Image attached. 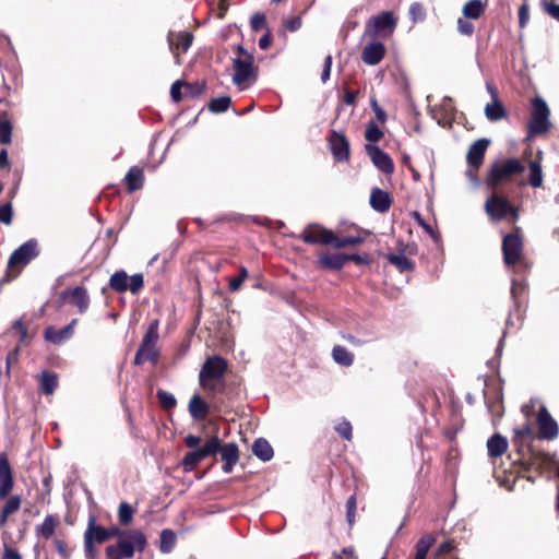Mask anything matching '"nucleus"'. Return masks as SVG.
<instances>
[{"mask_svg": "<svg viewBox=\"0 0 559 559\" xmlns=\"http://www.w3.org/2000/svg\"><path fill=\"white\" fill-rule=\"evenodd\" d=\"M436 540L437 538L433 534H424L415 546V559H426L429 549L436 543Z\"/></svg>", "mask_w": 559, "mask_h": 559, "instance_id": "36", "label": "nucleus"}, {"mask_svg": "<svg viewBox=\"0 0 559 559\" xmlns=\"http://www.w3.org/2000/svg\"><path fill=\"white\" fill-rule=\"evenodd\" d=\"M218 452L221 453L222 461L224 462L222 469L225 473H230L239 460L238 445L234 442L222 444V441L219 440L217 453Z\"/></svg>", "mask_w": 559, "mask_h": 559, "instance_id": "24", "label": "nucleus"}, {"mask_svg": "<svg viewBox=\"0 0 559 559\" xmlns=\"http://www.w3.org/2000/svg\"><path fill=\"white\" fill-rule=\"evenodd\" d=\"M219 448V438L212 436L205 443L193 451L187 452L181 461L182 469L187 473L192 472L204 459L217 453Z\"/></svg>", "mask_w": 559, "mask_h": 559, "instance_id": "11", "label": "nucleus"}, {"mask_svg": "<svg viewBox=\"0 0 559 559\" xmlns=\"http://www.w3.org/2000/svg\"><path fill=\"white\" fill-rule=\"evenodd\" d=\"M124 182L127 187V191L132 193L136 190L142 189L144 185V170L140 166H132L126 177Z\"/></svg>", "mask_w": 559, "mask_h": 559, "instance_id": "32", "label": "nucleus"}, {"mask_svg": "<svg viewBox=\"0 0 559 559\" xmlns=\"http://www.w3.org/2000/svg\"><path fill=\"white\" fill-rule=\"evenodd\" d=\"M335 431L344 439V440H347V441H350L352 438H353V427H352V424L344 419L343 421L338 423L336 426H335Z\"/></svg>", "mask_w": 559, "mask_h": 559, "instance_id": "54", "label": "nucleus"}, {"mask_svg": "<svg viewBox=\"0 0 559 559\" xmlns=\"http://www.w3.org/2000/svg\"><path fill=\"white\" fill-rule=\"evenodd\" d=\"M485 211L487 215L496 222L506 219L509 215L513 222L519 218L518 209L513 206L506 197L498 193L491 194V197L486 200Z\"/></svg>", "mask_w": 559, "mask_h": 559, "instance_id": "9", "label": "nucleus"}, {"mask_svg": "<svg viewBox=\"0 0 559 559\" xmlns=\"http://www.w3.org/2000/svg\"><path fill=\"white\" fill-rule=\"evenodd\" d=\"M59 386V377L55 371L44 370L38 376V389L45 395H51Z\"/></svg>", "mask_w": 559, "mask_h": 559, "instance_id": "29", "label": "nucleus"}, {"mask_svg": "<svg viewBox=\"0 0 559 559\" xmlns=\"http://www.w3.org/2000/svg\"><path fill=\"white\" fill-rule=\"evenodd\" d=\"M487 90L492 96V103H489L485 107V116L490 121H499L507 117V110L503 104L498 98L497 90L492 84L487 83Z\"/></svg>", "mask_w": 559, "mask_h": 559, "instance_id": "22", "label": "nucleus"}, {"mask_svg": "<svg viewBox=\"0 0 559 559\" xmlns=\"http://www.w3.org/2000/svg\"><path fill=\"white\" fill-rule=\"evenodd\" d=\"M518 456L514 461L515 464H519L518 474L531 483L546 472L556 471L558 461L549 453L534 451L527 447L526 450L518 453Z\"/></svg>", "mask_w": 559, "mask_h": 559, "instance_id": "2", "label": "nucleus"}, {"mask_svg": "<svg viewBox=\"0 0 559 559\" xmlns=\"http://www.w3.org/2000/svg\"><path fill=\"white\" fill-rule=\"evenodd\" d=\"M536 423L538 427L539 438L545 440H554L558 437L559 428L557 421L551 417L546 406H542L538 411Z\"/></svg>", "mask_w": 559, "mask_h": 559, "instance_id": "16", "label": "nucleus"}, {"mask_svg": "<svg viewBox=\"0 0 559 559\" xmlns=\"http://www.w3.org/2000/svg\"><path fill=\"white\" fill-rule=\"evenodd\" d=\"M525 165L518 158L496 160L491 164L486 175V183L489 188L496 189L500 185L509 182L513 177L523 174Z\"/></svg>", "mask_w": 559, "mask_h": 559, "instance_id": "5", "label": "nucleus"}, {"mask_svg": "<svg viewBox=\"0 0 559 559\" xmlns=\"http://www.w3.org/2000/svg\"><path fill=\"white\" fill-rule=\"evenodd\" d=\"M550 110L546 102L536 96L532 99V117L528 122V133L531 135H539L546 133L550 128L549 121Z\"/></svg>", "mask_w": 559, "mask_h": 559, "instance_id": "8", "label": "nucleus"}, {"mask_svg": "<svg viewBox=\"0 0 559 559\" xmlns=\"http://www.w3.org/2000/svg\"><path fill=\"white\" fill-rule=\"evenodd\" d=\"M158 358H159V350L156 345L147 344L146 346H144V342H141V344L135 353L133 364L135 366H141L145 361H151L153 364H156L158 361Z\"/></svg>", "mask_w": 559, "mask_h": 559, "instance_id": "28", "label": "nucleus"}, {"mask_svg": "<svg viewBox=\"0 0 559 559\" xmlns=\"http://www.w3.org/2000/svg\"><path fill=\"white\" fill-rule=\"evenodd\" d=\"M248 277V271L245 266L239 269V273L237 276L229 280L228 288L230 292H237L240 289L242 283Z\"/></svg>", "mask_w": 559, "mask_h": 559, "instance_id": "51", "label": "nucleus"}, {"mask_svg": "<svg viewBox=\"0 0 559 559\" xmlns=\"http://www.w3.org/2000/svg\"><path fill=\"white\" fill-rule=\"evenodd\" d=\"M78 319H72L68 325L60 330H57L53 326H47L44 331L45 340L56 345L63 343L64 341L71 338L74 334V329L78 324Z\"/></svg>", "mask_w": 559, "mask_h": 559, "instance_id": "20", "label": "nucleus"}, {"mask_svg": "<svg viewBox=\"0 0 559 559\" xmlns=\"http://www.w3.org/2000/svg\"><path fill=\"white\" fill-rule=\"evenodd\" d=\"M332 357L334 361L341 366L349 367L354 362V354L341 345L333 347Z\"/></svg>", "mask_w": 559, "mask_h": 559, "instance_id": "40", "label": "nucleus"}, {"mask_svg": "<svg viewBox=\"0 0 559 559\" xmlns=\"http://www.w3.org/2000/svg\"><path fill=\"white\" fill-rule=\"evenodd\" d=\"M90 535L92 543L94 544H104L108 540L107 528L97 525L95 516L91 515L87 522V527L84 533V538H87Z\"/></svg>", "mask_w": 559, "mask_h": 559, "instance_id": "31", "label": "nucleus"}, {"mask_svg": "<svg viewBox=\"0 0 559 559\" xmlns=\"http://www.w3.org/2000/svg\"><path fill=\"white\" fill-rule=\"evenodd\" d=\"M328 142L335 162H347L349 159L350 146L344 133L332 130Z\"/></svg>", "mask_w": 559, "mask_h": 559, "instance_id": "15", "label": "nucleus"}, {"mask_svg": "<svg viewBox=\"0 0 559 559\" xmlns=\"http://www.w3.org/2000/svg\"><path fill=\"white\" fill-rule=\"evenodd\" d=\"M386 259L401 273L413 272L415 270V263L402 253L401 254L389 253L386 255Z\"/></svg>", "mask_w": 559, "mask_h": 559, "instance_id": "37", "label": "nucleus"}, {"mask_svg": "<svg viewBox=\"0 0 559 559\" xmlns=\"http://www.w3.org/2000/svg\"><path fill=\"white\" fill-rule=\"evenodd\" d=\"M231 104V98L229 96H219L213 98L207 104V108L211 112L222 114L225 112Z\"/></svg>", "mask_w": 559, "mask_h": 559, "instance_id": "45", "label": "nucleus"}, {"mask_svg": "<svg viewBox=\"0 0 559 559\" xmlns=\"http://www.w3.org/2000/svg\"><path fill=\"white\" fill-rule=\"evenodd\" d=\"M266 24L265 15L263 13H255L251 16L250 25L253 32L260 31Z\"/></svg>", "mask_w": 559, "mask_h": 559, "instance_id": "62", "label": "nucleus"}, {"mask_svg": "<svg viewBox=\"0 0 559 559\" xmlns=\"http://www.w3.org/2000/svg\"><path fill=\"white\" fill-rule=\"evenodd\" d=\"M357 500L356 496L352 495L346 501V518L349 525H353L356 516Z\"/></svg>", "mask_w": 559, "mask_h": 559, "instance_id": "56", "label": "nucleus"}, {"mask_svg": "<svg viewBox=\"0 0 559 559\" xmlns=\"http://www.w3.org/2000/svg\"><path fill=\"white\" fill-rule=\"evenodd\" d=\"M167 41L169 49L173 52L176 63L180 64V51L186 52L193 41V34L191 32H173L170 31L167 35Z\"/></svg>", "mask_w": 559, "mask_h": 559, "instance_id": "17", "label": "nucleus"}, {"mask_svg": "<svg viewBox=\"0 0 559 559\" xmlns=\"http://www.w3.org/2000/svg\"><path fill=\"white\" fill-rule=\"evenodd\" d=\"M53 545L61 559H70L71 552L68 548L67 543L63 539L55 538Z\"/></svg>", "mask_w": 559, "mask_h": 559, "instance_id": "60", "label": "nucleus"}, {"mask_svg": "<svg viewBox=\"0 0 559 559\" xmlns=\"http://www.w3.org/2000/svg\"><path fill=\"white\" fill-rule=\"evenodd\" d=\"M408 13L413 23L423 22L426 19V9L420 2L412 3Z\"/></svg>", "mask_w": 559, "mask_h": 559, "instance_id": "50", "label": "nucleus"}, {"mask_svg": "<svg viewBox=\"0 0 559 559\" xmlns=\"http://www.w3.org/2000/svg\"><path fill=\"white\" fill-rule=\"evenodd\" d=\"M11 329L16 331L19 333V335H20L19 345H26V344H28V341H27L28 330H27V326L25 325V323L21 319L15 320L13 322Z\"/></svg>", "mask_w": 559, "mask_h": 559, "instance_id": "52", "label": "nucleus"}, {"mask_svg": "<svg viewBox=\"0 0 559 559\" xmlns=\"http://www.w3.org/2000/svg\"><path fill=\"white\" fill-rule=\"evenodd\" d=\"M543 7L546 13L552 19L559 21V4H555L550 1H543Z\"/></svg>", "mask_w": 559, "mask_h": 559, "instance_id": "64", "label": "nucleus"}, {"mask_svg": "<svg viewBox=\"0 0 559 559\" xmlns=\"http://www.w3.org/2000/svg\"><path fill=\"white\" fill-rule=\"evenodd\" d=\"M59 525V518L53 514H48L45 516L41 525L36 527V534L44 537L45 539H49L55 534L57 526Z\"/></svg>", "mask_w": 559, "mask_h": 559, "instance_id": "35", "label": "nucleus"}, {"mask_svg": "<svg viewBox=\"0 0 559 559\" xmlns=\"http://www.w3.org/2000/svg\"><path fill=\"white\" fill-rule=\"evenodd\" d=\"M362 231H358L357 235H348V236H338L336 235V240L334 241V248L342 249L346 247H354L361 245L365 241V237L361 235ZM365 235L369 233L364 231Z\"/></svg>", "mask_w": 559, "mask_h": 559, "instance_id": "38", "label": "nucleus"}, {"mask_svg": "<svg viewBox=\"0 0 559 559\" xmlns=\"http://www.w3.org/2000/svg\"><path fill=\"white\" fill-rule=\"evenodd\" d=\"M385 52V46L381 41L373 40L364 47L361 60L368 66H377L383 60Z\"/></svg>", "mask_w": 559, "mask_h": 559, "instance_id": "23", "label": "nucleus"}, {"mask_svg": "<svg viewBox=\"0 0 559 559\" xmlns=\"http://www.w3.org/2000/svg\"><path fill=\"white\" fill-rule=\"evenodd\" d=\"M134 509L128 502H121L118 509V520L120 525L127 526L133 520Z\"/></svg>", "mask_w": 559, "mask_h": 559, "instance_id": "48", "label": "nucleus"}, {"mask_svg": "<svg viewBox=\"0 0 559 559\" xmlns=\"http://www.w3.org/2000/svg\"><path fill=\"white\" fill-rule=\"evenodd\" d=\"M372 261L371 257L368 253H344V263L354 262L355 264H370Z\"/></svg>", "mask_w": 559, "mask_h": 559, "instance_id": "53", "label": "nucleus"}, {"mask_svg": "<svg viewBox=\"0 0 559 559\" xmlns=\"http://www.w3.org/2000/svg\"><path fill=\"white\" fill-rule=\"evenodd\" d=\"M13 124L7 116L0 117V144L8 145L12 142Z\"/></svg>", "mask_w": 559, "mask_h": 559, "instance_id": "44", "label": "nucleus"}, {"mask_svg": "<svg viewBox=\"0 0 559 559\" xmlns=\"http://www.w3.org/2000/svg\"><path fill=\"white\" fill-rule=\"evenodd\" d=\"M182 87H183V81H181V80H178L173 83V85L170 87V96L175 103H179L182 99V97H183V94L181 92Z\"/></svg>", "mask_w": 559, "mask_h": 559, "instance_id": "61", "label": "nucleus"}, {"mask_svg": "<svg viewBox=\"0 0 559 559\" xmlns=\"http://www.w3.org/2000/svg\"><path fill=\"white\" fill-rule=\"evenodd\" d=\"M528 183L533 188H539L543 186V171L542 165L537 160H532L530 163V178Z\"/></svg>", "mask_w": 559, "mask_h": 559, "instance_id": "43", "label": "nucleus"}, {"mask_svg": "<svg viewBox=\"0 0 559 559\" xmlns=\"http://www.w3.org/2000/svg\"><path fill=\"white\" fill-rule=\"evenodd\" d=\"M212 406L201 395L193 394L188 404V411L194 421H202L210 415Z\"/></svg>", "mask_w": 559, "mask_h": 559, "instance_id": "21", "label": "nucleus"}, {"mask_svg": "<svg viewBox=\"0 0 559 559\" xmlns=\"http://www.w3.org/2000/svg\"><path fill=\"white\" fill-rule=\"evenodd\" d=\"M176 545V534L169 528H165L160 533L159 550L163 554L170 552Z\"/></svg>", "mask_w": 559, "mask_h": 559, "instance_id": "41", "label": "nucleus"}, {"mask_svg": "<svg viewBox=\"0 0 559 559\" xmlns=\"http://www.w3.org/2000/svg\"><path fill=\"white\" fill-rule=\"evenodd\" d=\"M158 328H159L158 319H153L150 321L146 332L143 335V338L141 341V342H144V346H146L147 344L157 345V342L159 338Z\"/></svg>", "mask_w": 559, "mask_h": 559, "instance_id": "42", "label": "nucleus"}, {"mask_svg": "<svg viewBox=\"0 0 559 559\" xmlns=\"http://www.w3.org/2000/svg\"><path fill=\"white\" fill-rule=\"evenodd\" d=\"M383 131L379 128V126L376 122L370 121L367 123L365 130V139L369 142L368 144L379 142L383 138Z\"/></svg>", "mask_w": 559, "mask_h": 559, "instance_id": "46", "label": "nucleus"}, {"mask_svg": "<svg viewBox=\"0 0 559 559\" xmlns=\"http://www.w3.org/2000/svg\"><path fill=\"white\" fill-rule=\"evenodd\" d=\"M455 547H456L455 540L448 539L438 546V548L435 551V557L441 558V557L452 552L455 549Z\"/></svg>", "mask_w": 559, "mask_h": 559, "instance_id": "55", "label": "nucleus"}, {"mask_svg": "<svg viewBox=\"0 0 559 559\" xmlns=\"http://www.w3.org/2000/svg\"><path fill=\"white\" fill-rule=\"evenodd\" d=\"M13 209L11 202L0 205V222L10 225L12 223Z\"/></svg>", "mask_w": 559, "mask_h": 559, "instance_id": "57", "label": "nucleus"}, {"mask_svg": "<svg viewBox=\"0 0 559 559\" xmlns=\"http://www.w3.org/2000/svg\"><path fill=\"white\" fill-rule=\"evenodd\" d=\"M457 29L462 35L472 36L474 33V25L465 17H460L457 20Z\"/></svg>", "mask_w": 559, "mask_h": 559, "instance_id": "59", "label": "nucleus"}, {"mask_svg": "<svg viewBox=\"0 0 559 559\" xmlns=\"http://www.w3.org/2000/svg\"><path fill=\"white\" fill-rule=\"evenodd\" d=\"M318 264L323 270L341 271L344 263V253H320Z\"/></svg>", "mask_w": 559, "mask_h": 559, "instance_id": "30", "label": "nucleus"}, {"mask_svg": "<svg viewBox=\"0 0 559 559\" xmlns=\"http://www.w3.org/2000/svg\"><path fill=\"white\" fill-rule=\"evenodd\" d=\"M397 25V20L390 11L381 12L378 15H372L366 23L365 36L370 39L390 37Z\"/></svg>", "mask_w": 559, "mask_h": 559, "instance_id": "6", "label": "nucleus"}, {"mask_svg": "<svg viewBox=\"0 0 559 559\" xmlns=\"http://www.w3.org/2000/svg\"><path fill=\"white\" fill-rule=\"evenodd\" d=\"M227 369L228 362L224 357L219 355L207 357L199 373L201 388L211 395L223 393L225 390L224 376Z\"/></svg>", "mask_w": 559, "mask_h": 559, "instance_id": "3", "label": "nucleus"}, {"mask_svg": "<svg viewBox=\"0 0 559 559\" xmlns=\"http://www.w3.org/2000/svg\"><path fill=\"white\" fill-rule=\"evenodd\" d=\"M236 52L238 53V57L233 60V66L235 70V73L233 75V82L236 85H240L252 76L254 72V58L241 45H238L236 47Z\"/></svg>", "mask_w": 559, "mask_h": 559, "instance_id": "12", "label": "nucleus"}, {"mask_svg": "<svg viewBox=\"0 0 559 559\" xmlns=\"http://www.w3.org/2000/svg\"><path fill=\"white\" fill-rule=\"evenodd\" d=\"M490 145V140L481 138L473 142L466 154L467 165L474 170H478L484 163L485 154Z\"/></svg>", "mask_w": 559, "mask_h": 559, "instance_id": "19", "label": "nucleus"}, {"mask_svg": "<svg viewBox=\"0 0 559 559\" xmlns=\"http://www.w3.org/2000/svg\"><path fill=\"white\" fill-rule=\"evenodd\" d=\"M253 454L263 462L270 461L274 451L270 442L264 438H258L252 445Z\"/></svg>", "mask_w": 559, "mask_h": 559, "instance_id": "34", "label": "nucleus"}, {"mask_svg": "<svg viewBox=\"0 0 559 559\" xmlns=\"http://www.w3.org/2000/svg\"><path fill=\"white\" fill-rule=\"evenodd\" d=\"M147 546V538L140 530L128 534V538H119L117 543L105 548L107 559H131L135 550L143 552Z\"/></svg>", "mask_w": 559, "mask_h": 559, "instance_id": "4", "label": "nucleus"}, {"mask_svg": "<svg viewBox=\"0 0 559 559\" xmlns=\"http://www.w3.org/2000/svg\"><path fill=\"white\" fill-rule=\"evenodd\" d=\"M307 245H322L334 247L336 234L320 224H309L298 236Z\"/></svg>", "mask_w": 559, "mask_h": 559, "instance_id": "13", "label": "nucleus"}, {"mask_svg": "<svg viewBox=\"0 0 559 559\" xmlns=\"http://www.w3.org/2000/svg\"><path fill=\"white\" fill-rule=\"evenodd\" d=\"M183 88H185L186 96L195 98L204 93L205 83L204 82H202V83H200V82H194V83L183 82Z\"/></svg>", "mask_w": 559, "mask_h": 559, "instance_id": "49", "label": "nucleus"}, {"mask_svg": "<svg viewBox=\"0 0 559 559\" xmlns=\"http://www.w3.org/2000/svg\"><path fill=\"white\" fill-rule=\"evenodd\" d=\"M156 397L160 407L164 411H171L177 406V400L171 393L166 392L165 390H157Z\"/></svg>", "mask_w": 559, "mask_h": 559, "instance_id": "47", "label": "nucleus"}, {"mask_svg": "<svg viewBox=\"0 0 559 559\" xmlns=\"http://www.w3.org/2000/svg\"><path fill=\"white\" fill-rule=\"evenodd\" d=\"M463 15L465 19H479L485 12V4L481 0H469L463 7Z\"/></svg>", "mask_w": 559, "mask_h": 559, "instance_id": "39", "label": "nucleus"}, {"mask_svg": "<svg viewBox=\"0 0 559 559\" xmlns=\"http://www.w3.org/2000/svg\"><path fill=\"white\" fill-rule=\"evenodd\" d=\"M520 227L507 234L502 239L503 263L507 266H514L524 261V243L520 234Z\"/></svg>", "mask_w": 559, "mask_h": 559, "instance_id": "7", "label": "nucleus"}, {"mask_svg": "<svg viewBox=\"0 0 559 559\" xmlns=\"http://www.w3.org/2000/svg\"><path fill=\"white\" fill-rule=\"evenodd\" d=\"M62 298H70V302L78 307L80 313H84L90 306V297L87 290L83 286H76L73 289L62 292Z\"/></svg>", "mask_w": 559, "mask_h": 559, "instance_id": "26", "label": "nucleus"}, {"mask_svg": "<svg viewBox=\"0 0 559 559\" xmlns=\"http://www.w3.org/2000/svg\"><path fill=\"white\" fill-rule=\"evenodd\" d=\"M526 285L522 281L513 280L511 285V296L518 304L520 297L525 293Z\"/></svg>", "mask_w": 559, "mask_h": 559, "instance_id": "58", "label": "nucleus"}, {"mask_svg": "<svg viewBox=\"0 0 559 559\" xmlns=\"http://www.w3.org/2000/svg\"><path fill=\"white\" fill-rule=\"evenodd\" d=\"M39 254L38 242L36 239H29L17 249H15L8 261L9 269H16L19 266L27 265L32 260Z\"/></svg>", "mask_w": 559, "mask_h": 559, "instance_id": "14", "label": "nucleus"}, {"mask_svg": "<svg viewBox=\"0 0 559 559\" xmlns=\"http://www.w3.org/2000/svg\"><path fill=\"white\" fill-rule=\"evenodd\" d=\"M513 431L512 443L516 448V453H521L527 449L526 444L535 438L534 428L530 423H525L514 428Z\"/></svg>", "mask_w": 559, "mask_h": 559, "instance_id": "25", "label": "nucleus"}, {"mask_svg": "<svg viewBox=\"0 0 559 559\" xmlns=\"http://www.w3.org/2000/svg\"><path fill=\"white\" fill-rule=\"evenodd\" d=\"M14 476L8 455L4 452L0 453V500H5L0 510V527L8 523L9 516L16 513L22 504V497L20 495H11L14 488Z\"/></svg>", "mask_w": 559, "mask_h": 559, "instance_id": "1", "label": "nucleus"}, {"mask_svg": "<svg viewBox=\"0 0 559 559\" xmlns=\"http://www.w3.org/2000/svg\"><path fill=\"white\" fill-rule=\"evenodd\" d=\"M370 206L379 212V213H385L390 210L392 205V198L389 194V192L380 189V188H373L370 193Z\"/></svg>", "mask_w": 559, "mask_h": 559, "instance_id": "27", "label": "nucleus"}, {"mask_svg": "<svg viewBox=\"0 0 559 559\" xmlns=\"http://www.w3.org/2000/svg\"><path fill=\"white\" fill-rule=\"evenodd\" d=\"M108 285L118 294L130 290L136 295L144 287V276L142 273H135L129 277L126 271L119 270L110 276Z\"/></svg>", "mask_w": 559, "mask_h": 559, "instance_id": "10", "label": "nucleus"}, {"mask_svg": "<svg viewBox=\"0 0 559 559\" xmlns=\"http://www.w3.org/2000/svg\"><path fill=\"white\" fill-rule=\"evenodd\" d=\"M508 449V440L499 433H495L487 441V450L490 457L501 456Z\"/></svg>", "mask_w": 559, "mask_h": 559, "instance_id": "33", "label": "nucleus"}, {"mask_svg": "<svg viewBox=\"0 0 559 559\" xmlns=\"http://www.w3.org/2000/svg\"><path fill=\"white\" fill-rule=\"evenodd\" d=\"M331 559H357L353 547H345L340 554L333 552Z\"/></svg>", "mask_w": 559, "mask_h": 559, "instance_id": "63", "label": "nucleus"}, {"mask_svg": "<svg viewBox=\"0 0 559 559\" xmlns=\"http://www.w3.org/2000/svg\"><path fill=\"white\" fill-rule=\"evenodd\" d=\"M365 150L367 155L370 157L372 164L380 171H382L385 175H392L394 173V162L388 153H385L374 144H366Z\"/></svg>", "mask_w": 559, "mask_h": 559, "instance_id": "18", "label": "nucleus"}]
</instances>
